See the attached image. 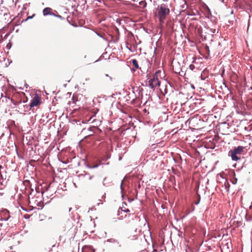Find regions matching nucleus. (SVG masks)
Listing matches in <instances>:
<instances>
[{"label": "nucleus", "instance_id": "f03ea898", "mask_svg": "<svg viewBox=\"0 0 252 252\" xmlns=\"http://www.w3.org/2000/svg\"><path fill=\"white\" fill-rule=\"evenodd\" d=\"M245 147L239 146L236 148H234L233 150L229 152L228 155L231 157L232 159L235 161H238L240 159L239 155L243 153Z\"/></svg>", "mask_w": 252, "mask_h": 252}, {"label": "nucleus", "instance_id": "4468645a", "mask_svg": "<svg viewBox=\"0 0 252 252\" xmlns=\"http://www.w3.org/2000/svg\"><path fill=\"white\" fill-rule=\"evenodd\" d=\"M92 128H95V127H90L89 129L90 130H91Z\"/></svg>", "mask_w": 252, "mask_h": 252}, {"label": "nucleus", "instance_id": "0eeeda50", "mask_svg": "<svg viewBox=\"0 0 252 252\" xmlns=\"http://www.w3.org/2000/svg\"><path fill=\"white\" fill-rule=\"evenodd\" d=\"M2 213L3 215V219L5 220H7L10 217L9 211L6 209L3 210Z\"/></svg>", "mask_w": 252, "mask_h": 252}, {"label": "nucleus", "instance_id": "ddd939ff", "mask_svg": "<svg viewBox=\"0 0 252 252\" xmlns=\"http://www.w3.org/2000/svg\"><path fill=\"white\" fill-rule=\"evenodd\" d=\"M71 209H72V208H69L68 209V212H70V211H71Z\"/></svg>", "mask_w": 252, "mask_h": 252}, {"label": "nucleus", "instance_id": "423d86ee", "mask_svg": "<svg viewBox=\"0 0 252 252\" xmlns=\"http://www.w3.org/2000/svg\"><path fill=\"white\" fill-rule=\"evenodd\" d=\"M82 252H94V250L92 246H85L82 248Z\"/></svg>", "mask_w": 252, "mask_h": 252}, {"label": "nucleus", "instance_id": "dca6fc26", "mask_svg": "<svg viewBox=\"0 0 252 252\" xmlns=\"http://www.w3.org/2000/svg\"><path fill=\"white\" fill-rule=\"evenodd\" d=\"M132 216H133V217H135V218H136L135 215H132Z\"/></svg>", "mask_w": 252, "mask_h": 252}, {"label": "nucleus", "instance_id": "39448f33", "mask_svg": "<svg viewBox=\"0 0 252 252\" xmlns=\"http://www.w3.org/2000/svg\"><path fill=\"white\" fill-rule=\"evenodd\" d=\"M43 14L44 16H46L48 15H52L55 17L61 18V16L58 15V12L56 10H54L50 7H46L43 10Z\"/></svg>", "mask_w": 252, "mask_h": 252}, {"label": "nucleus", "instance_id": "9b49d317", "mask_svg": "<svg viewBox=\"0 0 252 252\" xmlns=\"http://www.w3.org/2000/svg\"><path fill=\"white\" fill-rule=\"evenodd\" d=\"M121 211H124L125 212H129V210L128 209H126V208H124V209L121 208Z\"/></svg>", "mask_w": 252, "mask_h": 252}, {"label": "nucleus", "instance_id": "20e7f679", "mask_svg": "<svg viewBox=\"0 0 252 252\" xmlns=\"http://www.w3.org/2000/svg\"><path fill=\"white\" fill-rule=\"evenodd\" d=\"M41 96L37 94H34L30 104V108L39 106L41 104Z\"/></svg>", "mask_w": 252, "mask_h": 252}, {"label": "nucleus", "instance_id": "f3484780", "mask_svg": "<svg viewBox=\"0 0 252 252\" xmlns=\"http://www.w3.org/2000/svg\"><path fill=\"white\" fill-rule=\"evenodd\" d=\"M2 168V166L0 165V168Z\"/></svg>", "mask_w": 252, "mask_h": 252}, {"label": "nucleus", "instance_id": "2eb2a0df", "mask_svg": "<svg viewBox=\"0 0 252 252\" xmlns=\"http://www.w3.org/2000/svg\"><path fill=\"white\" fill-rule=\"evenodd\" d=\"M93 178V176L90 177V179H91Z\"/></svg>", "mask_w": 252, "mask_h": 252}, {"label": "nucleus", "instance_id": "6e6552de", "mask_svg": "<svg viewBox=\"0 0 252 252\" xmlns=\"http://www.w3.org/2000/svg\"><path fill=\"white\" fill-rule=\"evenodd\" d=\"M131 62L132 63V65L135 67V68L138 69L139 68L138 62L136 60H132Z\"/></svg>", "mask_w": 252, "mask_h": 252}, {"label": "nucleus", "instance_id": "7ed1b4c3", "mask_svg": "<svg viewBox=\"0 0 252 252\" xmlns=\"http://www.w3.org/2000/svg\"><path fill=\"white\" fill-rule=\"evenodd\" d=\"M161 72L160 70L156 71L153 78L148 81L149 86L151 89H155L156 87L159 86L160 81L158 79V75Z\"/></svg>", "mask_w": 252, "mask_h": 252}, {"label": "nucleus", "instance_id": "f257e3e1", "mask_svg": "<svg viewBox=\"0 0 252 252\" xmlns=\"http://www.w3.org/2000/svg\"><path fill=\"white\" fill-rule=\"evenodd\" d=\"M170 9L167 5L162 3L158 6L155 12L156 16L158 18L160 24L164 23L167 15L169 14Z\"/></svg>", "mask_w": 252, "mask_h": 252}, {"label": "nucleus", "instance_id": "1a4fd4ad", "mask_svg": "<svg viewBox=\"0 0 252 252\" xmlns=\"http://www.w3.org/2000/svg\"><path fill=\"white\" fill-rule=\"evenodd\" d=\"M128 238H130L131 240H135L137 239V237L135 235H133L132 236V237L131 236H128Z\"/></svg>", "mask_w": 252, "mask_h": 252}, {"label": "nucleus", "instance_id": "f8f14e48", "mask_svg": "<svg viewBox=\"0 0 252 252\" xmlns=\"http://www.w3.org/2000/svg\"><path fill=\"white\" fill-rule=\"evenodd\" d=\"M194 66L193 64H191L189 65V68L190 69L193 70L194 68Z\"/></svg>", "mask_w": 252, "mask_h": 252}, {"label": "nucleus", "instance_id": "9d476101", "mask_svg": "<svg viewBox=\"0 0 252 252\" xmlns=\"http://www.w3.org/2000/svg\"><path fill=\"white\" fill-rule=\"evenodd\" d=\"M34 16H35V14H33L32 16H28L27 17V18L26 19V21L29 20V19H31Z\"/></svg>", "mask_w": 252, "mask_h": 252}]
</instances>
